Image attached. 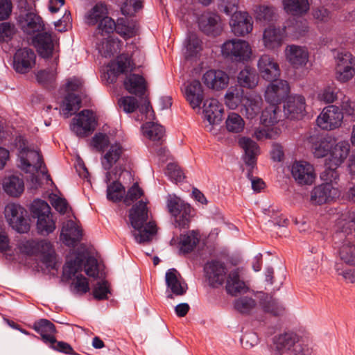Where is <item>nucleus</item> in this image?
Returning <instances> with one entry per match:
<instances>
[{"label":"nucleus","instance_id":"obj_1","mask_svg":"<svg viewBox=\"0 0 355 355\" xmlns=\"http://www.w3.org/2000/svg\"><path fill=\"white\" fill-rule=\"evenodd\" d=\"M335 227L334 241L340 259L347 265L355 266V211L343 212Z\"/></svg>","mask_w":355,"mask_h":355},{"label":"nucleus","instance_id":"obj_2","mask_svg":"<svg viewBox=\"0 0 355 355\" xmlns=\"http://www.w3.org/2000/svg\"><path fill=\"white\" fill-rule=\"evenodd\" d=\"M147 201L140 200L130 210L129 218L134 230L132 234L139 243H145L152 240L157 232L155 222H146L148 218Z\"/></svg>","mask_w":355,"mask_h":355},{"label":"nucleus","instance_id":"obj_3","mask_svg":"<svg viewBox=\"0 0 355 355\" xmlns=\"http://www.w3.org/2000/svg\"><path fill=\"white\" fill-rule=\"evenodd\" d=\"M275 350L281 355H311L312 347L304 338L293 332H287L273 339Z\"/></svg>","mask_w":355,"mask_h":355},{"label":"nucleus","instance_id":"obj_4","mask_svg":"<svg viewBox=\"0 0 355 355\" xmlns=\"http://www.w3.org/2000/svg\"><path fill=\"white\" fill-rule=\"evenodd\" d=\"M17 248L22 254L40 256L41 261L47 268H55V252L50 242L23 239L18 242Z\"/></svg>","mask_w":355,"mask_h":355},{"label":"nucleus","instance_id":"obj_5","mask_svg":"<svg viewBox=\"0 0 355 355\" xmlns=\"http://www.w3.org/2000/svg\"><path fill=\"white\" fill-rule=\"evenodd\" d=\"M32 217L36 219V230L38 234L47 236L56 228L55 219L51 211V207L44 200H34L30 207Z\"/></svg>","mask_w":355,"mask_h":355},{"label":"nucleus","instance_id":"obj_6","mask_svg":"<svg viewBox=\"0 0 355 355\" xmlns=\"http://www.w3.org/2000/svg\"><path fill=\"white\" fill-rule=\"evenodd\" d=\"M108 14L107 6L99 2L87 10L84 21L88 26L98 25L94 33L96 35L101 36L103 33H112V30L114 28V20Z\"/></svg>","mask_w":355,"mask_h":355},{"label":"nucleus","instance_id":"obj_7","mask_svg":"<svg viewBox=\"0 0 355 355\" xmlns=\"http://www.w3.org/2000/svg\"><path fill=\"white\" fill-rule=\"evenodd\" d=\"M16 146L19 150V167L22 171L27 173H33L39 170L42 173H45L44 168L42 169L43 162L38 150L31 149L27 146L26 140L21 136L16 138Z\"/></svg>","mask_w":355,"mask_h":355},{"label":"nucleus","instance_id":"obj_8","mask_svg":"<svg viewBox=\"0 0 355 355\" xmlns=\"http://www.w3.org/2000/svg\"><path fill=\"white\" fill-rule=\"evenodd\" d=\"M239 0H227L224 12L227 15H233L230 21L232 32L236 36H245L253 29V21L247 12H234L237 8Z\"/></svg>","mask_w":355,"mask_h":355},{"label":"nucleus","instance_id":"obj_9","mask_svg":"<svg viewBox=\"0 0 355 355\" xmlns=\"http://www.w3.org/2000/svg\"><path fill=\"white\" fill-rule=\"evenodd\" d=\"M166 208L174 218V225L180 229L188 228L192 217V208L175 194L166 196Z\"/></svg>","mask_w":355,"mask_h":355},{"label":"nucleus","instance_id":"obj_10","mask_svg":"<svg viewBox=\"0 0 355 355\" xmlns=\"http://www.w3.org/2000/svg\"><path fill=\"white\" fill-rule=\"evenodd\" d=\"M83 261L82 256L78 254L73 260L67 261L63 268L64 276L69 279L74 277L72 286L75 292L80 295L85 294L89 290L87 279L82 275H78L83 270Z\"/></svg>","mask_w":355,"mask_h":355},{"label":"nucleus","instance_id":"obj_11","mask_svg":"<svg viewBox=\"0 0 355 355\" xmlns=\"http://www.w3.org/2000/svg\"><path fill=\"white\" fill-rule=\"evenodd\" d=\"M222 55L235 62L248 61L252 55L250 44L243 40L232 39L226 41L221 46Z\"/></svg>","mask_w":355,"mask_h":355},{"label":"nucleus","instance_id":"obj_12","mask_svg":"<svg viewBox=\"0 0 355 355\" xmlns=\"http://www.w3.org/2000/svg\"><path fill=\"white\" fill-rule=\"evenodd\" d=\"M125 149L119 142L110 144L105 150L102 159L101 164L103 168L107 171L105 182H111L113 179L117 178V169L113 168L110 171L114 164L122 159L124 156Z\"/></svg>","mask_w":355,"mask_h":355},{"label":"nucleus","instance_id":"obj_13","mask_svg":"<svg viewBox=\"0 0 355 355\" xmlns=\"http://www.w3.org/2000/svg\"><path fill=\"white\" fill-rule=\"evenodd\" d=\"M83 85V80L78 78H72L68 80L66 84V90L68 94L64 97L60 105L62 114L65 118L69 117L73 113L80 107V98L72 92L78 91Z\"/></svg>","mask_w":355,"mask_h":355},{"label":"nucleus","instance_id":"obj_14","mask_svg":"<svg viewBox=\"0 0 355 355\" xmlns=\"http://www.w3.org/2000/svg\"><path fill=\"white\" fill-rule=\"evenodd\" d=\"M4 214L7 222L16 232L26 233L30 230V225L26 218V210L21 205L8 204L5 208Z\"/></svg>","mask_w":355,"mask_h":355},{"label":"nucleus","instance_id":"obj_15","mask_svg":"<svg viewBox=\"0 0 355 355\" xmlns=\"http://www.w3.org/2000/svg\"><path fill=\"white\" fill-rule=\"evenodd\" d=\"M355 76V58L347 51L338 52L336 58L335 78L345 83Z\"/></svg>","mask_w":355,"mask_h":355},{"label":"nucleus","instance_id":"obj_16","mask_svg":"<svg viewBox=\"0 0 355 355\" xmlns=\"http://www.w3.org/2000/svg\"><path fill=\"white\" fill-rule=\"evenodd\" d=\"M343 113L338 106L325 107L317 117V125L322 130H332L341 126Z\"/></svg>","mask_w":355,"mask_h":355},{"label":"nucleus","instance_id":"obj_17","mask_svg":"<svg viewBox=\"0 0 355 355\" xmlns=\"http://www.w3.org/2000/svg\"><path fill=\"white\" fill-rule=\"evenodd\" d=\"M95 125L93 112L84 110L73 119L71 129L77 136L85 137L94 130Z\"/></svg>","mask_w":355,"mask_h":355},{"label":"nucleus","instance_id":"obj_18","mask_svg":"<svg viewBox=\"0 0 355 355\" xmlns=\"http://www.w3.org/2000/svg\"><path fill=\"white\" fill-rule=\"evenodd\" d=\"M265 91L264 97L268 103L278 105L290 93V86L286 80L273 79Z\"/></svg>","mask_w":355,"mask_h":355},{"label":"nucleus","instance_id":"obj_19","mask_svg":"<svg viewBox=\"0 0 355 355\" xmlns=\"http://www.w3.org/2000/svg\"><path fill=\"white\" fill-rule=\"evenodd\" d=\"M165 281L167 287V297L173 298V295H184L187 290L188 286L180 272L175 268L168 269L165 275Z\"/></svg>","mask_w":355,"mask_h":355},{"label":"nucleus","instance_id":"obj_20","mask_svg":"<svg viewBox=\"0 0 355 355\" xmlns=\"http://www.w3.org/2000/svg\"><path fill=\"white\" fill-rule=\"evenodd\" d=\"M287 62L294 68L304 67L309 62V51L307 47L297 44H288L284 50Z\"/></svg>","mask_w":355,"mask_h":355},{"label":"nucleus","instance_id":"obj_21","mask_svg":"<svg viewBox=\"0 0 355 355\" xmlns=\"http://www.w3.org/2000/svg\"><path fill=\"white\" fill-rule=\"evenodd\" d=\"M33 42L39 55L44 58L53 57V59L59 55L55 46L56 40L49 33H42L36 35Z\"/></svg>","mask_w":355,"mask_h":355},{"label":"nucleus","instance_id":"obj_22","mask_svg":"<svg viewBox=\"0 0 355 355\" xmlns=\"http://www.w3.org/2000/svg\"><path fill=\"white\" fill-rule=\"evenodd\" d=\"M223 113V106L216 98H210L204 102L203 114L205 119L209 123L206 126L208 131L212 132L213 125L221 121Z\"/></svg>","mask_w":355,"mask_h":355},{"label":"nucleus","instance_id":"obj_23","mask_svg":"<svg viewBox=\"0 0 355 355\" xmlns=\"http://www.w3.org/2000/svg\"><path fill=\"white\" fill-rule=\"evenodd\" d=\"M286 37V27H275L270 25L263 33L262 41L266 49L271 51L278 49Z\"/></svg>","mask_w":355,"mask_h":355},{"label":"nucleus","instance_id":"obj_24","mask_svg":"<svg viewBox=\"0 0 355 355\" xmlns=\"http://www.w3.org/2000/svg\"><path fill=\"white\" fill-rule=\"evenodd\" d=\"M110 34L103 33L101 36L94 34L96 49L102 56L105 58L111 57L118 52L122 45L121 40Z\"/></svg>","mask_w":355,"mask_h":355},{"label":"nucleus","instance_id":"obj_25","mask_svg":"<svg viewBox=\"0 0 355 355\" xmlns=\"http://www.w3.org/2000/svg\"><path fill=\"white\" fill-rule=\"evenodd\" d=\"M119 105L121 108L126 113L133 112L137 107L139 108V111L141 114V118H138L137 120L145 119H154L155 114L150 105V103L145 101L144 104L141 106L137 105V101L135 97L125 96L122 97L119 101Z\"/></svg>","mask_w":355,"mask_h":355},{"label":"nucleus","instance_id":"obj_26","mask_svg":"<svg viewBox=\"0 0 355 355\" xmlns=\"http://www.w3.org/2000/svg\"><path fill=\"white\" fill-rule=\"evenodd\" d=\"M291 174L300 184H311L315 178L313 166L304 161H296L291 166Z\"/></svg>","mask_w":355,"mask_h":355},{"label":"nucleus","instance_id":"obj_27","mask_svg":"<svg viewBox=\"0 0 355 355\" xmlns=\"http://www.w3.org/2000/svg\"><path fill=\"white\" fill-rule=\"evenodd\" d=\"M257 68L261 78L270 81L280 76V68L277 62L270 55L263 54L258 60Z\"/></svg>","mask_w":355,"mask_h":355},{"label":"nucleus","instance_id":"obj_28","mask_svg":"<svg viewBox=\"0 0 355 355\" xmlns=\"http://www.w3.org/2000/svg\"><path fill=\"white\" fill-rule=\"evenodd\" d=\"M286 116L290 119H300L306 112V102L304 96L293 95L288 97L284 105Z\"/></svg>","mask_w":355,"mask_h":355},{"label":"nucleus","instance_id":"obj_29","mask_svg":"<svg viewBox=\"0 0 355 355\" xmlns=\"http://www.w3.org/2000/svg\"><path fill=\"white\" fill-rule=\"evenodd\" d=\"M35 54L32 49L28 48L19 49L14 55L13 67L17 72L25 73L35 65Z\"/></svg>","mask_w":355,"mask_h":355},{"label":"nucleus","instance_id":"obj_30","mask_svg":"<svg viewBox=\"0 0 355 355\" xmlns=\"http://www.w3.org/2000/svg\"><path fill=\"white\" fill-rule=\"evenodd\" d=\"M202 80L208 88L218 91L228 85L230 77L222 70L210 69L204 73Z\"/></svg>","mask_w":355,"mask_h":355},{"label":"nucleus","instance_id":"obj_31","mask_svg":"<svg viewBox=\"0 0 355 355\" xmlns=\"http://www.w3.org/2000/svg\"><path fill=\"white\" fill-rule=\"evenodd\" d=\"M339 191L332 184L324 183L315 187L311 196V199L316 204H324L339 196Z\"/></svg>","mask_w":355,"mask_h":355},{"label":"nucleus","instance_id":"obj_32","mask_svg":"<svg viewBox=\"0 0 355 355\" xmlns=\"http://www.w3.org/2000/svg\"><path fill=\"white\" fill-rule=\"evenodd\" d=\"M285 311L286 309L282 303L271 296H266L260 302L259 315L256 316V320L263 321L266 313L278 316L284 315Z\"/></svg>","mask_w":355,"mask_h":355},{"label":"nucleus","instance_id":"obj_33","mask_svg":"<svg viewBox=\"0 0 355 355\" xmlns=\"http://www.w3.org/2000/svg\"><path fill=\"white\" fill-rule=\"evenodd\" d=\"M350 144L348 141H340L332 147L329 151V157L326 162L331 164L334 168H338L349 155Z\"/></svg>","mask_w":355,"mask_h":355},{"label":"nucleus","instance_id":"obj_34","mask_svg":"<svg viewBox=\"0 0 355 355\" xmlns=\"http://www.w3.org/2000/svg\"><path fill=\"white\" fill-rule=\"evenodd\" d=\"M204 270L212 286H218L223 284L226 271L222 263L216 261L209 262L205 265Z\"/></svg>","mask_w":355,"mask_h":355},{"label":"nucleus","instance_id":"obj_35","mask_svg":"<svg viewBox=\"0 0 355 355\" xmlns=\"http://www.w3.org/2000/svg\"><path fill=\"white\" fill-rule=\"evenodd\" d=\"M184 95L187 101L193 109H200L204 99L202 87L199 80H193L185 87Z\"/></svg>","mask_w":355,"mask_h":355},{"label":"nucleus","instance_id":"obj_36","mask_svg":"<svg viewBox=\"0 0 355 355\" xmlns=\"http://www.w3.org/2000/svg\"><path fill=\"white\" fill-rule=\"evenodd\" d=\"M200 29L207 35H217L221 31L220 17L214 13H205L198 19Z\"/></svg>","mask_w":355,"mask_h":355},{"label":"nucleus","instance_id":"obj_37","mask_svg":"<svg viewBox=\"0 0 355 355\" xmlns=\"http://www.w3.org/2000/svg\"><path fill=\"white\" fill-rule=\"evenodd\" d=\"M60 237L67 245H74L82 238V229L76 222L69 220L63 224Z\"/></svg>","mask_w":355,"mask_h":355},{"label":"nucleus","instance_id":"obj_38","mask_svg":"<svg viewBox=\"0 0 355 355\" xmlns=\"http://www.w3.org/2000/svg\"><path fill=\"white\" fill-rule=\"evenodd\" d=\"M242 104V112L248 119L255 118L260 112L262 105L261 96L255 94H245Z\"/></svg>","mask_w":355,"mask_h":355},{"label":"nucleus","instance_id":"obj_39","mask_svg":"<svg viewBox=\"0 0 355 355\" xmlns=\"http://www.w3.org/2000/svg\"><path fill=\"white\" fill-rule=\"evenodd\" d=\"M239 144L244 150V162L252 169L257 162V156L259 153V148L257 143L250 138L243 137L239 139Z\"/></svg>","mask_w":355,"mask_h":355},{"label":"nucleus","instance_id":"obj_40","mask_svg":"<svg viewBox=\"0 0 355 355\" xmlns=\"http://www.w3.org/2000/svg\"><path fill=\"white\" fill-rule=\"evenodd\" d=\"M309 143L311 144V151L314 157L322 158L329 154L332 147L333 139L329 136L311 137Z\"/></svg>","mask_w":355,"mask_h":355},{"label":"nucleus","instance_id":"obj_41","mask_svg":"<svg viewBox=\"0 0 355 355\" xmlns=\"http://www.w3.org/2000/svg\"><path fill=\"white\" fill-rule=\"evenodd\" d=\"M33 329L42 337V340L48 345H53L56 343L55 334L56 333L55 325L46 319H41L35 322Z\"/></svg>","mask_w":355,"mask_h":355},{"label":"nucleus","instance_id":"obj_42","mask_svg":"<svg viewBox=\"0 0 355 355\" xmlns=\"http://www.w3.org/2000/svg\"><path fill=\"white\" fill-rule=\"evenodd\" d=\"M134 68V63L131 58L125 54H121L117 57L116 60L112 61L109 64L107 74L109 78L112 76V81L119 74L125 73Z\"/></svg>","mask_w":355,"mask_h":355},{"label":"nucleus","instance_id":"obj_43","mask_svg":"<svg viewBox=\"0 0 355 355\" xmlns=\"http://www.w3.org/2000/svg\"><path fill=\"white\" fill-rule=\"evenodd\" d=\"M20 26L22 31L28 34L33 35L43 30L44 26L42 18L33 13L28 12L20 19Z\"/></svg>","mask_w":355,"mask_h":355},{"label":"nucleus","instance_id":"obj_44","mask_svg":"<svg viewBox=\"0 0 355 355\" xmlns=\"http://www.w3.org/2000/svg\"><path fill=\"white\" fill-rule=\"evenodd\" d=\"M114 31L123 38L127 40L137 35L139 26L135 21L119 18L116 22L114 21V28L112 30V33Z\"/></svg>","mask_w":355,"mask_h":355},{"label":"nucleus","instance_id":"obj_45","mask_svg":"<svg viewBox=\"0 0 355 355\" xmlns=\"http://www.w3.org/2000/svg\"><path fill=\"white\" fill-rule=\"evenodd\" d=\"M124 87L130 94L143 95L146 89V83L143 76L131 73L124 80Z\"/></svg>","mask_w":355,"mask_h":355},{"label":"nucleus","instance_id":"obj_46","mask_svg":"<svg viewBox=\"0 0 355 355\" xmlns=\"http://www.w3.org/2000/svg\"><path fill=\"white\" fill-rule=\"evenodd\" d=\"M226 291L232 295L246 292L248 287L239 277L238 270L231 271L227 278Z\"/></svg>","mask_w":355,"mask_h":355},{"label":"nucleus","instance_id":"obj_47","mask_svg":"<svg viewBox=\"0 0 355 355\" xmlns=\"http://www.w3.org/2000/svg\"><path fill=\"white\" fill-rule=\"evenodd\" d=\"M259 75L254 69L249 67L242 69L237 76V81L239 87L253 89L257 87L259 83Z\"/></svg>","mask_w":355,"mask_h":355},{"label":"nucleus","instance_id":"obj_48","mask_svg":"<svg viewBox=\"0 0 355 355\" xmlns=\"http://www.w3.org/2000/svg\"><path fill=\"white\" fill-rule=\"evenodd\" d=\"M200 240L199 232L196 230H190L180 236L179 250L184 254L191 252L197 245Z\"/></svg>","mask_w":355,"mask_h":355},{"label":"nucleus","instance_id":"obj_49","mask_svg":"<svg viewBox=\"0 0 355 355\" xmlns=\"http://www.w3.org/2000/svg\"><path fill=\"white\" fill-rule=\"evenodd\" d=\"M3 188L9 196L18 197L24 190V181L18 176L11 175L3 180Z\"/></svg>","mask_w":355,"mask_h":355},{"label":"nucleus","instance_id":"obj_50","mask_svg":"<svg viewBox=\"0 0 355 355\" xmlns=\"http://www.w3.org/2000/svg\"><path fill=\"white\" fill-rule=\"evenodd\" d=\"M234 305L239 312L251 314L255 319L259 315V306H257L255 300L251 297H240L234 301Z\"/></svg>","mask_w":355,"mask_h":355},{"label":"nucleus","instance_id":"obj_51","mask_svg":"<svg viewBox=\"0 0 355 355\" xmlns=\"http://www.w3.org/2000/svg\"><path fill=\"white\" fill-rule=\"evenodd\" d=\"M244 91L238 86L230 87L225 95V103L231 110H235L242 105L245 97Z\"/></svg>","mask_w":355,"mask_h":355},{"label":"nucleus","instance_id":"obj_52","mask_svg":"<svg viewBox=\"0 0 355 355\" xmlns=\"http://www.w3.org/2000/svg\"><path fill=\"white\" fill-rule=\"evenodd\" d=\"M184 48L187 58L197 57L202 51V42L196 33H191L185 40Z\"/></svg>","mask_w":355,"mask_h":355},{"label":"nucleus","instance_id":"obj_53","mask_svg":"<svg viewBox=\"0 0 355 355\" xmlns=\"http://www.w3.org/2000/svg\"><path fill=\"white\" fill-rule=\"evenodd\" d=\"M284 9L292 15H302L309 10L308 0H283Z\"/></svg>","mask_w":355,"mask_h":355},{"label":"nucleus","instance_id":"obj_54","mask_svg":"<svg viewBox=\"0 0 355 355\" xmlns=\"http://www.w3.org/2000/svg\"><path fill=\"white\" fill-rule=\"evenodd\" d=\"M144 136L153 141H160L164 135V128L154 122H146L141 127Z\"/></svg>","mask_w":355,"mask_h":355},{"label":"nucleus","instance_id":"obj_55","mask_svg":"<svg viewBox=\"0 0 355 355\" xmlns=\"http://www.w3.org/2000/svg\"><path fill=\"white\" fill-rule=\"evenodd\" d=\"M58 56H56L51 66L46 69L41 70L36 74L37 80L42 85L47 86L55 81L57 75Z\"/></svg>","mask_w":355,"mask_h":355},{"label":"nucleus","instance_id":"obj_56","mask_svg":"<svg viewBox=\"0 0 355 355\" xmlns=\"http://www.w3.org/2000/svg\"><path fill=\"white\" fill-rule=\"evenodd\" d=\"M245 125V121L240 114L236 112L228 114L225 120V128L229 132L241 133L244 130Z\"/></svg>","mask_w":355,"mask_h":355},{"label":"nucleus","instance_id":"obj_57","mask_svg":"<svg viewBox=\"0 0 355 355\" xmlns=\"http://www.w3.org/2000/svg\"><path fill=\"white\" fill-rule=\"evenodd\" d=\"M254 17L257 21L270 23L277 20V15L273 7L258 6L254 10Z\"/></svg>","mask_w":355,"mask_h":355},{"label":"nucleus","instance_id":"obj_58","mask_svg":"<svg viewBox=\"0 0 355 355\" xmlns=\"http://www.w3.org/2000/svg\"><path fill=\"white\" fill-rule=\"evenodd\" d=\"M117 179H113L112 183H107V198L114 202L121 201L124 198L125 192V187L116 180Z\"/></svg>","mask_w":355,"mask_h":355},{"label":"nucleus","instance_id":"obj_59","mask_svg":"<svg viewBox=\"0 0 355 355\" xmlns=\"http://www.w3.org/2000/svg\"><path fill=\"white\" fill-rule=\"evenodd\" d=\"M279 108L277 105H270L261 113V122L265 126L272 125L279 121Z\"/></svg>","mask_w":355,"mask_h":355},{"label":"nucleus","instance_id":"obj_60","mask_svg":"<svg viewBox=\"0 0 355 355\" xmlns=\"http://www.w3.org/2000/svg\"><path fill=\"white\" fill-rule=\"evenodd\" d=\"M123 0H116L120 3ZM143 0H125L121 5V10L123 15H133L136 12L142 8Z\"/></svg>","mask_w":355,"mask_h":355},{"label":"nucleus","instance_id":"obj_61","mask_svg":"<svg viewBox=\"0 0 355 355\" xmlns=\"http://www.w3.org/2000/svg\"><path fill=\"white\" fill-rule=\"evenodd\" d=\"M80 255V254H79ZM83 259L84 269L85 273L92 277H96L98 275V269L97 265V260L93 257H87L86 259L82 255Z\"/></svg>","mask_w":355,"mask_h":355},{"label":"nucleus","instance_id":"obj_62","mask_svg":"<svg viewBox=\"0 0 355 355\" xmlns=\"http://www.w3.org/2000/svg\"><path fill=\"white\" fill-rule=\"evenodd\" d=\"M326 168L321 173V179L325 182V183H330L334 185V182L338 178V173L336 171L337 168H334L331 166V164L326 162Z\"/></svg>","mask_w":355,"mask_h":355},{"label":"nucleus","instance_id":"obj_63","mask_svg":"<svg viewBox=\"0 0 355 355\" xmlns=\"http://www.w3.org/2000/svg\"><path fill=\"white\" fill-rule=\"evenodd\" d=\"M166 174L170 179L178 182L184 179V173L178 165L175 163H169L166 166Z\"/></svg>","mask_w":355,"mask_h":355},{"label":"nucleus","instance_id":"obj_64","mask_svg":"<svg viewBox=\"0 0 355 355\" xmlns=\"http://www.w3.org/2000/svg\"><path fill=\"white\" fill-rule=\"evenodd\" d=\"M144 193L142 189L139 187L137 183H135L128 191L124 198V202L127 205H130L131 202L138 200Z\"/></svg>","mask_w":355,"mask_h":355}]
</instances>
